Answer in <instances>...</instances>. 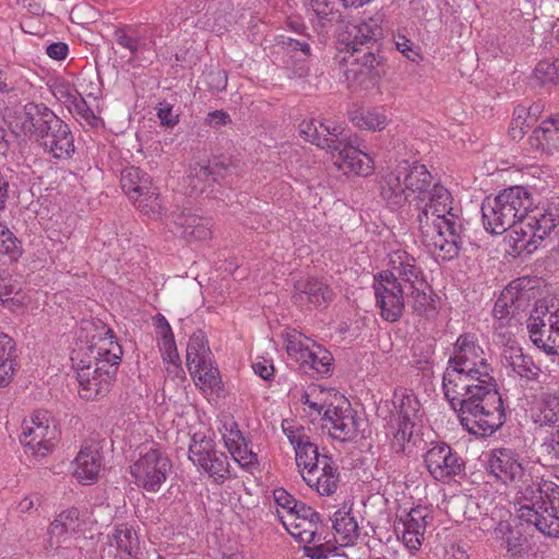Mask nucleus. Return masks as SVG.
I'll list each match as a JSON object with an SVG mask.
<instances>
[{
	"mask_svg": "<svg viewBox=\"0 0 559 559\" xmlns=\"http://www.w3.org/2000/svg\"><path fill=\"white\" fill-rule=\"evenodd\" d=\"M442 388L462 426L472 435L491 436L506 421L503 401L493 377L448 365Z\"/></svg>",
	"mask_w": 559,
	"mask_h": 559,
	"instance_id": "nucleus-1",
	"label": "nucleus"
},
{
	"mask_svg": "<svg viewBox=\"0 0 559 559\" xmlns=\"http://www.w3.org/2000/svg\"><path fill=\"white\" fill-rule=\"evenodd\" d=\"M421 242L442 260L455 258L462 245L463 226L452 213V197L447 188L436 183L428 199L414 204Z\"/></svg>",
	"mask_w": 559,
	"mask_h": 559,
	"instance_id": "nucleus-2",
	"label": "nucleus"
},
{
	"mask_svg": "<svg viewBox=\"0 0 559 559\" xmlns=\"http://www.w3.org/2000/svg\"><path fill=\"white\" fill-rule=\"evenodd\" d=\"M22 128L45 151L56 158L69 157L74 152V140L70 128L45 104L27 103Z\"/></svg>",
	"mask_w": 559,
	"mask_h": 559,
	"instance_id": "nucleus-3",
	"label": "nucleus"
},
{
	"mask_svg": "<svg viewBox=\"0 0 559 559\" xmlns=\"http://www.w3.org/2000/svg\"><path fill=\"white\" fill-rule=\"evenodd\" d=\"M431 181L432 176L425 165L402 160L382 177L381 197L392 209H399L406 202L415 204L430 197Z\"/></svg>",
	"mask_w": 559,
	"mask_h": 559,
	"instance_id": "nucleus-4",
	"label": "nucleus"
},
{
	"mask_svg": "<svg viewBox=\"0 0 559 559\" xmlns=\"http://www.w3.org/2000/svg\"><path fill=\"white\" fill-rule=\"evenodd\" d=\"M533 206L531 193L521 186L504 189L493 199L481 204L484 227L493 235H501L518 221L525 219Z\"/></svg>",
	"mask_w": 559,
	"mask_h": 559,
	"instance_id": "nucleus-5",
	"label": "nucleus"
},
{
	"mask_svg": "<svg viewBox=\"0 0 559 559\" xmlns=\"http://www.w3.org/2000/svg\"><path fill=\"white\" fill-rule=\"evenodd\" d=\"M114 338V332L107 330L105 337L99 338L97 343L75 350L71 357L74 369L78 371L80 365H88L90 379L95 380L98 374L104 372L103 370H106V367L100 365L105 364L107 359L108 364L118 368L121 362L122 348Z\"/></svg>",
	"mask_w": 559,
	"mask_h": 559,
	"instance_id": "nucleus-6",
	"label": "nucleus"
},
{
	"mask_svg": "<svg viewBox=\"0 0 559 559\" xmlns=\"http://www.w3.org/2000/svg\"><path fill=\"white\" fill-rule=\"evenodd\" d=\"M171 468L169 459L158 449H150L140 453V457L131 465V474L138 487L148 492H157L166 481Z\"/></svg>",
	"mask_w": 559,
	"mask_h": 559,
	"instance_id": "nucleus-7",
	"label": "nucleus"
},
{
	"mask_svg": "<svg viewBox=\"0 0 559 559\" xmlns=\"http://www.w3.org/2000/svg\"><path fill=\"white\" fill-rule=\"evenodd\" d=\"M373 290L381 318L388 322L399 321L405 308V288L396 275L383 271L374 277Z\"/></svg>",
	"mask_w": 559,
	"mask_h": 559,
	"instance_id": "nucleus-8",
	"label": "nucleus"
},
{
	"mask_svg": "<svg viewBox=\"0 0 559 559\" xmlns=\"http://www.w3.org/2000/svg\"><path fill=\"white\" fill-rule=\"evenodd\" d=\"M57 426L50 421L47 412L37 411L22 425L21 442L32 454L46 455L59 438Z\"/></svg>",
	"mask_w": 559,
	"mask_h": 559,
	"instance_id": "nucleus-9",
	"label": "nucleus"
},
{
	"mask_svg": "<svg viewBox=\"0 0 559 559\" xmlns=\"http://www.w3.org/2000/svg\"><path fill=\"white\" fill-rule=\"evenodd\" d=\"M489 473L504 485H514L524 481L528 471L520 453L510 448H496L491 450L487 460Z\"/></svg>",
	"mask_w": 559,
	"mask_h": 559,
	"instance_id": "nucleus-10",
	"label": "nucleus"
},
{
	"mask_svg": "<svg viewBox=\"0 0 559 559\" xmlns=\"http://www.w3.org/2000/svg\"><path fill=\"white\" fill-rule=\"evenodd\" d=\"M194 435L189 445L190 460L203 468L217 481H223L229 475L228 457L224 452L214 449L211 439Z\"/></svg>",
	"mask_w": 559,
	"mask_h": 559,
	"instance_id": "nucleus-11",
	"label": "nucleus"
},
{
	"mask_svg": "<svg viewBox=\"0 0 559 559\" xmlns=\"http://www.w3.org/2000/svg\"><path fill=\"white\" fill-rule=\"evenodd\" d=\"M548 313V307L545 302H537L534 310L527 319V330L532 342L546 354L559 355V309L548 317V334L542 338L540 326H546L545 317Z\"/></svg>",
	"mask_w": 559,
	"mask_h": 559,
	"instance_id": "nucleus-12",
	"label": "nucleus"
},
{
	"mask_svg": "<svg viewBox=\"0 0 559 559\" xmlns=\"http://www.w3.org/2000/svg\"><path fill=\"white\" fill-rule=\"evenodd\" d=\"M448 365L473 370L487 379L492 377V369L485 357V353L472 334H462L457 337Z\"/></svg>",
	"mask_w": 559,
	"mask_h": 559,
	"instance_id": "nucleus-13",
	"label": "nucleus"
},
{
	"mask_svg": "<svg viewBox=\"0 0 559 559\" xmlns=\"http://www.w3.org/2000/svg\"><path fill=\"white\" fill-rule=\"evenodd\" d=\"M322 420L324 421L323 427L329 430L333 439L345 442L353 440L358 435L360 419L348 401H343L342 405L336 406L329 404Z\"/></svg>",
	"mask_w": 559,
	"mask_h": 559,
	"instance_id": "nucleus-14",
	"label": "nucleus"
},
{
	"mask_svg": "<svg viewBox=\"0 0 559 559\" xmlns=\"http://www.w3.org/2000/svg\"><path fill=\"white\" fill-rule=\"evenodd\" d=\"M425 464L436 480L460 475L465 468L464 460L447 443L433 444L425 454Z\"/></svg>",
	"mask_w": 559,
	"mask_h": 559,
	"instance_id": "nucleus-15",
	"label": "nucleus"
},
{
	"mask_svg": "<svg viewBox=\"0 0 559 559\" xmlns=\"http://www.w3.org/2000/svg\"><path fill=\"white\" fill-rule=\"evenodd\" d=\"M293 301L301 309L325 307L333 299V290L321 280L307 277L294 284Z\"/></svg>",
	"mask_w": 559,
	"mask_h": 559,
	"instance_id": "nucleus-16",
	"label": "nucleus"
},
{
	"mask_svg": "<svg viewBox=\"0 0 559 559\" xmlns=\"http://www.w3.org/2000/svg\"><path fill=\"white\" fill-rule=\"evenodd\" d=\"M429 511L426 507L417 506L406 514L397 516L394 522V531L409 549H418L424 539L427 527L426 519Z\"/></svg>",
	"mask_w": 559,
	"mask_h": 559,
	"instance_id": "nucleus-17",
	"label": "nucleus"
},
{
	"mask_svg": "<svg viewBox=\"0 0 559 559\" xmlns=\"http://www.w3.org/2000/svg\"><path fill=\"white\" fill-rule=\"evenodd\" d=\"M296 454V464L309 476H314L321 467V457L318 445L310 440V437L302 429H284Z\"/></svg>",
	"mask_w": 559,
	"mask_h": 559,
	"instance_id": "nucleus-18",
	"label": "nucleus"
},
{
	"mask_svg": "<svg viewBox=\"0 0 559 559\" xmlns=\"http://www.w3.org/2000/svg\"><path fill=\"white\" fill-rule=\"evenodd\" d=\"M105 361L102 366L106 367L104 372L98 374L95 380L90 379L88 365H80L78 369L79 394L86 401L97 400L104 397L110 391L112 380L117 373V367L112 364Z\"/></svg>",
	"mask_w": 559,
	"mask_h": 559,
	"instance_id": "nucleus-19",
	"label": "nucleus"
},
{
	"mask_svg": "<svg viewBox=\"0 0 559 559\" xmlns=\"http://www.w3.org/2000/svg\"><path fill=\"white\" fill-rule=\"evenodd\" d=\"M334 165L345 174L353 173L358 176H368L373 166L370 156L358 150L352 143L340 142L331 147Z\"/></svg>",
	"mask_w": 559,
	"mask_h": 559,
	"instance_id": "nucleus-20",
	"label": "nucleus"
},
{
	"mask_svg": "<svg viewBox=\"0 0 559 559\" xmlns=\"http://www.w3.org/2000/svg\"><path fill=\"white\" fill-rule=\"evenodd\" d=\"M170 217L174 225L171 231L187 241H202L212 237V225L209 218L185 211L174 212Z\"/></svg>",
	"mask_w": 559,
	"mask_h": 559,
	"instance_id": "nucleus-21",
	"label": "nucleus"
},
{
	"mask_svg": "<svg viewBox=\"0 0 559 559\" xmlns=\"http://www.w3.org/2000/svg\"><path fill=\"white\" fill-rule=\"evenodd\" d=\"M381 35L382 29L378 21L371 17L368 22L347 23L342 34V40L346 44L348 50L358 52L360 46L370 43L376 44Z\"/></svg>",
	"mask_w": 559,
	"mask_h": 559,
	"instance_id": "nucleus-22",
	"label": "nucleus"
},
{
	"mask_svg": "<svg viewBox=\"0 0 559 559\" xmlns=\"http://www.w3.org/2000/svg\"><path fill=\"white\" fill-rule=\"evenodd\" d=\"M73 475L80 483L95 481L103 466V456L97 444L82 447L74 459Z\"/></svg>",
	"mask_w": 559,
	"mask_h": 559,
	"instance_id": "nucleus-23",
	"label": "nucleus"
},
{
	"mask_svg": "<svg viewBox=\"0 0 559 559\" xmlns=\"http://www.w3.org/2000/svg\"><path fill=\"white\" fill-rule=\"evenodd\" d=\"M530 144L535 151L546 154L559 152V114L548 117L533 130Z\"/></svg>",
	"mask_w": 559,
	"mask_h": 559,
	"instance_id": "nucleus-24",
	"label": "nucleus"
},
{
	"mask_svg": "<svg viewBox=\"0 0 559 559\" xmlns=\"http://www.w3.org/2000/svg\"><path fill=\"white\" fill-rule=\"evenodd\" d=\"M518 513L522 522L534 525L542 534L549 537H559V515L551 512L546 504L536 510L518 509Z\"/></svg>",
	"mask_w": 559,
	"mask_h": 559,
	"instance_id": "nucleus-25",
	"label": "nucleus"
},
{
	"mask_svg": "<svg viewBox=\"0 0 559 559\" xmlns=\"http://www.w3.org/2000/svg\"><path fill=\"white\" fill-rule=\"evenodd\" d=\"M392 271L397 280L400 278L404 285L405 290L417 286V282H427L424 277L421 269L416 264V261L405 251H396L390 258Z\"/></svg>",
	"mask_w": 559,
	"mask_h": 559,
	"instance_id": "nucleus-26",
	"label": "nucleus"
},
{
	"mask_svg": "<svg viewBox=\"0 0 559 559\" xmlns=\"http://www.w3.org/2000/svg\"><path fill=\"white\" fill-rule=\"evenodd\" d=\"M332 526L335 532V543L341 547L353 546L359 537V526L350 510L345 508L334 512Z\"/></svg>",
	"mask_w": 559,
	"mask_h": 559,
	"instance_id": "nucleus-27",
	"label": "nucleus"
},
{
	"mask_svg": "<svg viewBox=\"0 0 559 559\" xmlns=\"http://www.w3.org/2000/svg\"><path fill=\"white\" fill-rule=\"evenodd\" d=\"M319 471H321L320 474L316 472L314 476L307 474L302 477L309 486H316L320 495L330 496L334 493L337 489L338 474L331 456L323 455L321 457V467Z\"/></svg>",
	"mask_w": 559,
	"mask_h": 559,
	"instance_id": "nucleus-28",
	"label": "nucleus"
},
{
	"mask_svg": "<svg viewBox=\"0 0 559 559\" xmlns=\"http://www.w3.org/2000/svg\"><path fill=\"white\" fill-rule=\"evenodd\" d=\"M513 486L518 489V509L527 508L536 510L537 508L540 509L546 504V488H543L539 481L533 480L530 473L524 481H520Z\"/></svg>",
	"mask_w": 559,
	"mask_h": 559,
	"instance_id": "nucleus-29",
	"label": "nucleus"
},
{
	"mask_svg": "<svg viewBox=\"0 0 559 559\" xmlns=\"http://www.w3.org/2000/svg\"><path fill=\"white\" fill-rule=\"evenodd\" d=\"M112 539L118 551L124 554L128 559H143V549L139 536L133 527L127 523L116 525Z\"/></svg>",
	"mask_w": 559,
	"mask_h": 559,
	"instance_id": "nucleus-30",
	"label": "nucleus"
},
{
	"mask_svg": "<svg viewBox=\"0 0 559 559\" xmlns=\"http://www.w3.org/2000/svg\"><path fill=\"white\" fill-rule=\"evenodd\" d=\"M502 361L506 366L511 367L512 370L527 380L537 379L540 369L535 366L532 358L524 355L520 347L510 346L503 349Z\"/></svg>",
	"mask_w": 559,
	"mask_h": 559,
	"instance_id": "nucleus-31",
	"label": "nucleus"
},
{
	"mask_svg": "<svg viewBox=\"0 0 559 559\" xmlns=\"http://www.w3.org/2000/svg\"><path fill=\"white\" fill-rule=\"evenodd\" d=\"M120 185L123 192L133 201L136 195L147 194L152 181L147 174L138 167L131 166L121 171Z\"/></svg>",
	"mask_w": 559,
	"mask_h": 559,
	"instance_id": "nucleus-32",
	"label": "nucleus"
},
{
	"mask_svg": "<svg viewBox=\"0 0 559 559\" xmlns=\"http://www.w3.org/2000/svg\"><path fill=\"white\" fill-rule=\"evenodd\" d=\"M277 518L286 528V531L296 539L305 544H311L317 540L320 522L297 521L293 515H285L277 511Z\"/></svg>",
	"mask_w": 559,
	"mask_h": 559,
	"instance_id": "nucleus-33",
	"label": "nucleus"
},
{
	"mask_svg": "<svg viewBox=\"0 0 559 559\" xmlns=\"http://www.w3.org/2000/svg\"><path fill=\"white\" fill-rule=\"evenodd\" d=\"M227 173V166L223 162L214 160L213 163H195L190 167V186L194 190H204L199 187L201 182L216 181L223 178Z\"/></svg>",
	"mask_w": 559,
	"mask_h": 559,
	"instance_id": "nucleus-34",
	"label": "nucleus"
},
{
	"mask_svg": "<svg viewBox=\"0 0 559 559\" xmlns=\"http://www.w3.org/2000/svg\"><path fill=\"white\" fill-rule=\"evenodd\" d=\"M393 405L399 412V421L414 423L420 412V403L412 390L397 389L393 394Z\"/></svg>",
	"mask_w": 559,
	"mask_h": 559,
	"instance_id": "nucleus-35",
	"label": "nucleus"
},
{
	"mask_svg": "<svg viewBox=\"0 0 559 559\" xmlns=\"http://www.w3.org/2000/svg\"><path fill=\"white\" fill-rule=\"evenodd\" d=\"M212 359V353L205 340V335L199 331L193 333L187 345V366L189 370L194 367L206 365V361Z\"/></svg>",
	"mask_w": 559,
	"mask_h": 559,
	"instance_id": "nucleus-36",
	"label": "nucleus"
},
{
	"mask_svg": "<svg viewBox=\"0 0 559 559\" xmlns=\"http://www.w3.org/2000/svg\"><path fill=\"white\" fill-rule=\"evenodd\" d=\"M430 293L431 287L428 282H417V286L405 290V300L418 316H428L429 311L435 310Z\"/></svg>",
	"mask_w": 559,
	"mask_h": 559,
	"instance_id": "nucleus-37",
	"label": "nucleus"
},
{
	"mask_svg": "<svg viewBox=\"0 0 559 559\" xmlns=\"http://www.w3.org/2000/svg\"><path fill=\"white\" fill-rule=\"evenodd\" d=\"M383 57L376 55L372 51H366L361 57L357 59V67L347 70V79L353 74L354 80H360L361 78H376L382 73Z\"/></svg>",
	"mask_w": 559,
	"mask_h": 559,
	"instance_id": "nucleus-38",
	"label": "nucleus"
},
{
	"mask_svg": "<svg viewBox=\"0 0 559 559\" xmlns=\"http://www.w3.org/2000/svg\"><path fill=\"white\" fill-rule=\"evenodd\" d=\"M114 36L117 44L130 52V60L136 59L139 52L146 46L138 29L133 26L118 28Z\"/></svg>",
	"mask_w": 559,
	"mask_h": 559,
	"instance_id": "nucleus-39",
	"label": "nucleus"
},
{
	"mask_svg": "<svg viewBox=\"0 0 559 559\" xmlns=\"http://www.w3.org/2000/svg\"><path fill=\"white\" fill-rule=\"evenodd\" d=\"M15 349V343L8 334L0 332V388L11 381L13 367L11 356Z\"/></svg>",
	"mask_w": 559,
	"mask_h": 559,
	"instance_id": "nucleus-40",
	"label": "nucleus"
},
{
	"mask_svg": "<svg viewBox=\"0 0 559 559\" xmlns=\"http://www.w3.org/2000/svg\"><path fill=\"white\" fill-rule=\"evenodd\" d=\"M493 536L502 543L507 551L512 556L521 551L522 536L520 532L511 527L510 523L500 521L493 530Z\"/></svg>",
	"mask_w": 559,
	"mask_h": 559,
	"instance_id": "nucleus-41",
	"label": "nucleus"
},
{
	"mask_svg": "<svg viewBox=\"0 0 559 559\" xmlns=\"http://www.w3.org/2000/svg\"><path fill=\"white\" fill-rule=\"evenodd\" d=\"M132 202L136 205L140 212L154 218L160 217L164 212L159 192L153 185L151 186V189H147V194L136 195Z\"/></svg>",
	"mask_w": 559,
	"mask_h": 559,
	"instance_id": "nucleus-42",
	"label": "nucleus"
},
{
	"mask_svg": "<svg viewBox=\"0 0 559 559\" xmlns=\"http://www.w3.org/2000/svg\"><path fill=\"white\" fill-rule=\"evenodd\" d=\"M189 371L193 377H197V383L200 384L202 389H210L211 391L219 389V371L216 367H213L212 359L206 361V365L194 367Z\"/></svg>",
	"mask_w": 559,
	"mask_h": 559,
	"instance_id": "nucleus-43",
	"label": "nucleus"
},
{
	"mask_svg": "<svg viewBox=\"0 0 559 559\" xmlns=\"http://www.w3.org/2000/svg\"><path fill=\"white\" fill-rule=\"evenodd\" d=\"M299 133L306 141L322 148H331L336 143V140L328 139L325 134H322L321 129L313 120L302 121L299 124Z\"/></svg>",
	"mask_w": 559,
	"mask_h": 559,
	"instance_id": "nucleus-44",
	"label": "nucleus"
},
{
	"mask_svg": "<svg viewBox=\"0 0 559 559\" xmlns=\"http://www.w3.org/2000/svg\"><path fill=\"white\" fill-rule=\"evenodd\" d=\"M353 123L366 130H382L386 124V117L373 110H362L352 116Z\"/></svg>",
	"mask_w": 559,
	"mask_h": 559,
	"instance_id": "nucleus-45",
	"label": "nucleus"
},
{
	"mask_svg": "<svg viewBox=\"0 0 559 559\" xmlns=\"http://www.w3.org/2000/svg\"><path fill=\"white\" fill-rule=\"evenodd\" d=\"M527 222L524 223V219L518 221V223H514V226H511L510 229L512 230V236L514 240L515 248L519 249H528L530 246L534 245L537 240L536 237H533V233L530 231L531 228H534L533 222L530 216H526Z\"/></svg>",
	"mask_w": 559,
	"mask_h": 559,
	"instance_id": "nucleus-46",
	"label": "nucleus"
},
{
	"mask_svg": "<svg viewBox=\"0 0 559 559\" xmlns=\"http://www.w3.org/2000/svg\"><path fill=\"white\" fill-rule=\"evenodd\" d=\"M312 356L309 360L308 372L312 370L317 376H324L330 372L332 365V355L321 346L313 348Z\"/></svg>",
	"mask_w": 559,
	"mask_h": 559,
	"instance_id": "nucleus-47",
	"label": "nucleus"
},
{
	"mask_svg": "<svg viewBox=\"0 0 559 559\" xmlns=\"http://www.w3.org/2000/svg\"><path fill=\"white\" fill-rule=\"evenodd\" d=\"M531 219L534 228H531L530 231H532L533 237H536L538 240H544L557 226L555 215L551 213L542 214L538 218L533 216Z\"/></svg>",
	"mask_w": 559,
	"mask_h": 559,
	"instance_id": "nucleus-48",
	"label": "nucleus"
},
{
	"mask_svg": "<svg viewBox=\"0 0 559 559\" xmlns=\"http://www.w3.org/2000/svg\"><path fill=\"white\" fill-rule=\"evenodd\" d=\"M558 69L556 62L542 60L534 70V79L540 84L556 83L559 78Z\"/></svg>",
	"mask_w": 559,
	"mask_h": 559,
	"instance_id": "nucleus-49",
	"label": "nucleus"
},
{
	"mask_svg": "<svg viewBox=\"0 0 559 559\" xmlns=\"http://www.w3.org/2000/svg\"><path fill=\"white\" fill-rule=\"evenodd\" d=\"M323 539L321 534H318L317 540L311 543L312 546L305 547V555L310 559H326L337 549L332 540L323 542Z\"/></svg>",
	"mask_w": 559,
	"mask_h": 559,
	"instance_id": "nucleus-50",
	"label": "nucleus"
},
{
	"mask_svg": "<svg viewBox=\"0 0 559 559\" xmlns=\"http://www.w3.org/2000/svg\"><path fill=\"white\" fill-rule=\"evenodd\" d=\"M313 349L309 347H305L301 343L289 342L287 345V353L289 356L294 357L296 361L300 364V367L305 373H308L309 360L314 353Z\"/></svg>",
	"mask_w": 559,
	"mask_h": 559,
	"instance_id": "nucleus-51",
	"label": "nucleus"
},
{
	"mask_svg": "<svg viewBox=\"0 0 559 559\" xmlns=\"http://www.w3.org/2000/svg\"><path fill=\"white\" fill-rule=\"evenodd\" d=\"M545 411L544 419L545 423L559 426V390L554 394H547L544 399Z\"/></svg>",
	"mask_w": 559,
	"mask_h": 559,
	"instance_id": "nucleus-52",
	"label": "nucleus"
},
{
	"mask_svg": "<svg viewBox=\"0 0 559 559\" xmlns=\"http://www.w3.org/2000/svg\"><path fill=\"white\" fill-rule=\"evenodd\" d=\"M0 253L14 257L19 253V241L13 233L0 223Z\"/></svg>",
	"mask_w": 559,
	"mask_h": 559,
	"instance_id": "nucleus-53",
	"label": "nucleus"
},
{
	"mask_svg": "<svg viewBox=\"0 0 559 559\" xmlns=\"http://www.w3.org/2000/svg\"><path fill=\"white\" fill-rule=\"evenodd\" d=\"M323 394L324 390L313 385L302 393L300 402L320 414L325 406L328 407L325 401L322 399Z\"/></svg>",
	"mask_w": 559,
	"mask_h": 559,
	"instance_id": "nucleus-54",
	"label": "nucleus"
},
{
	"mask_svg": "<svg viewBox=\"0 0 559 559\" xmlns=\"http://www.w3.org/2000/svg\"><path fill=\"white\" fill-rule=\"evenodd\" d=\"M414 423L399 421V429L393 436L392 448L396 452L405 450V443L408 442L413 436Z\"/></svg>",
	"mask_w": 559,
	"mask_h": 559,
	"instance_id": "nucleus-55",
	"label": "nucleus"
},
{
	"mask_svg": "<svg viewBox=\"0 0 559 559\" xmlns=\"http://www.w3.org/2000/svg\"><path fill=\"white\" fill-rule=\"evenodd\" d=\"M273 497L276 506L281 508L283 514H290L297 508L300 501H297L284 488H277L273 491Z\"/></svg>",
	"mask_w": 559,
	"mask_h": 559,
	"instance_id": "nucleus-56",
	"label": "nucleus"
},
{
	"mask_svg": "<svg viewBox=\"0 0 559 559\" xmlns=\"http://www.w3.org/2000/svg\"><path fill=\"white\" fill-rule=\"evenodd\" d=\"M73 106L75 114L83 119L88 126L97 127L99 122V118L93 112V110L88 107L87 103L83 97H74Z\"/></svg>",
	"mask_w": 559,
	"mask_h": 559,
	"instance_id": "nucleus-57",
	"label": "nucleus"
},
{
	"mask_svg": "<svg viewBox=\"0 0 559 559\" xmlns=\"http://www.w3.org/2000/svg\"><path fill=\"white\" fill-rule=\"evenodd\" d=\"M21 288L11 282V280L0 278V302H16L20 304V299L16 296L20 294Z\"/></svg>",
	"mask_w": 559,
	"mask_h": 559,
	"instance_id": "nucleus-58",
	"label": "nucleus"
},
{
	"mask_svg": "<svg viewBox=\"0 0 559 559\" xmlns=\"http://www.w3.org/2000/svg\"><path fill=\"white\" fill-rule=\"evenodd\" d=\"M157 117L163 126L173 128L179 121V115L174 112L173 104L164 100L157 106Z\"/></svg>",
	"mask_w": 559,
	"mask_h": 559,
	"instance_id": "nucleus-59",
	"label": "nucleus"
},
{
	"mask_svg": "<svg viewBox=\"0 0 559 559\" xmlns=\"http://www.w3.org/2000/svg\"><path fill=\"white\" fill-rule=\"evenodd\" d=\"M283 45L285 46L288 52L295 53V56L300 52L302 57H309L311 55V48L308 43V38H292L287 37L286 40H283Z\"/></svg>",
	"mask_w": 559,
	"mask_h": 559,
	"instance_id": "nucleus-60",
	"label": "nucleus"
},
{
	"mask_svg": "<svg viewBox=\"0 0 559 559\" xmlns=\"http://www.w3.org/2000/svg\"><path fill=\"white\" fill-rule=\"evenodd\" d=\"M231 455L234 460L243 467H249L258 463L257 454L248 450L247 445H245L243 449L237 445L236 449L231 451Z\"/></svg>",
	"mask_w": 559,
	"mask_h": 559,
	"instance_id": "nucleus-61",
	"label": "nucleus"
},
{
	"mask_svg": "<svg viewBox=\"0 0 559 559\" xmlns=\"http://www.w3.org/2000/svg\"><path fill=\"white\" fill-rule=\"evenodd\" d=\"M58 523H61L66 530H70L75 532L79 527V510L78 509H69L62 511L57 518Z\"/></svg>",
	"mask_w": 559,
	"mask_h": 559,
	"instance_id": "nucleus-62",
	"label": "nucleus"
},
{
	"mask_svg": "<svg viewBox=\"0 0 559 559\" xmlns=\"http://www.w3.org/2000/svg\"><path fill=\"white\" fill-rule=\"evenodd\" d=\"M334 4L335 0H311V7L321 21L333 14Z\"/></svg>",
	"mask_w": 559,
	"mask_h": 559,
	"instance_id": "nucleus-63",
	"label": "nucleus"
},
{
	"mask_svg": "<svg viewBox=\"0 0 559 559\" xmlns=\"http://www.w3.org/2000/svg\"><path fill=\"white\" fill-rule=\"evenodd\" d=\"M546 487V506L551 510V512L559 515V486L555 484H545Z\"/></svg>",
	"mask_w": 559,
	"mask_h": 559,
	"instance_id": "nucleus-64",
	"label": "nucleus"
}]
</instances>
